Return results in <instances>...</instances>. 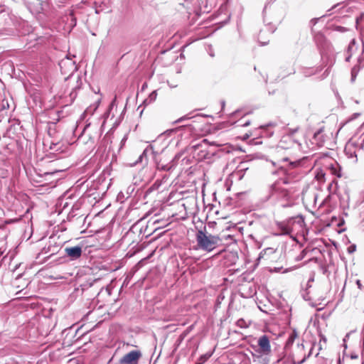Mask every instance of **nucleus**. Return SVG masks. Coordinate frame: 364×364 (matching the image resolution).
<instances>
[{
    "label": "nucleus",
    "mask_w": 364,
    "mask_h": 364,
    "mask_svg": "<svg viewBox=\"0 0 364 364\" xmlns=\"http://www.w3.org/2000/svg\"><path fill=\"white\" fill-rule=\"evenodd\" d=\"M354 43H355V41H353L348 46V51L350 52V50H352L353 46H354Z\"/></svg>",
    "instance_id": "cd10ccee"
},
{
    "label": "nucleus",
    "mask_w": 364,
    "mask_h": 364,
    "mask_svg": "<svg viewBox=\"0 0 364 364\" xmlns=\"http://www.w3.org/2000/svg\"><path fill=\"white\" fill-rule=\"evenodd\" d=\"M288 205H283V204L282 205V206H283V207H286V206H288Z\"/></svg>",
    "instance_id": "ea45409f"
},
{
    "label": "nucleus",
    "mask_w": 364,
    "mask_h": 364,
    "mask_svg": "<svg viewBox=\"0 0 364 364\" xmlns=\"http://www.w3.org/2000/svg\"><path fill=\"white\" fill-rule=\"evenodd\" d=\"M353 2V0H349L347 2L338 3L334 5L331 10L335 12H338L340 14L345 15L348 13H352L356 9V7L351 4Z\"/></svg>",
    "instance_id": "1a4fd4ad"
},
{
    "label": "nucleus",
    "mask_w": 364,
    "mask_h": 364,
    "mask_svg": "<svg viewBox=\"0 0 364 364\" xmlns=\"http://www.w3.org/2000/svg\"><path fill=\"white\" fill-rule=\"evenodd\" d=\"M336 175H337L338 177H341V173H336Z\"/></svg>",
    "instance_id": "4c0bfd02"
},
{
    "label": "nucleus",
    "mask_w": 364,
    "mask_h": 364,
    "mask_svg": "<svg viewBox=\"0 0 364 364\" xmlns=\"http://www.w3.org/2000/svg\"><path fill=\"white\" fill-rule=\"evenodd\" d=\"M277 302H276V303L274 302V311H276V309H277V305H276V304H277Z\"/></svg>",
    "instance_id": "c9c22d12"
},
{
    "label": "nucleus",
    "mask_w": 364,
    "mask_h": 364,
    "mask_svg": "<svg viewBox=\"0 0 364 364\" xmlns=\"http://www.w3.org/2000/svg\"><path fill=\"white\" fill-rule=\"evenodd\" d=\"M258 345L261 351L265 354L261 356L260 363L269 364L270 358L267 355L271 351V346L268 336L266 335L261 336L258 340Z\"/></svg>",
    "instance_id": "423d86ee"
},
{
    "label": "nucleus",
    "mask_w": 364,
    "mask_h": 364,
    "mask_svg": "<svg viewBox=\"0 0 364 364\" xmlns=\"http://www.w3.org/2000/svg\"><path fill=\"white\" fill-rule=\"evenodd\" d=\"M350 58V55H348V57H346V60L349 61Z\"/></svg>",
    "instance_id": "f704fd0d"
},
{
    "label": "nucleus",
    "mask_w": 364,
    "mask_h": 364,
    "mask_svg": "<svg viewBox=\"0 0 364 364\" xmlns=\"http://www.w3.org/2000/svg\"><path fill=\"white\" fill-rule=\"evenodd\" d=\"M305 345L302 343H298L297 346L295 349V355L297 356L302 355V358L299 359L298 358L297 360L294 358V362H296L298 364H301L303 362L305 361L306 359V357H309L310 355V351L309 352L308 355H306V353L304 352Z\"/></svg>",
    "instance_id": "ddd939ff"
},
{
    "label": "nucleus",
    "mask_w": 364,
    "mask_h": 364,
    "mask_svg": "<svg viewBox=\"0 0 364 364\" xmlns=\"http://www.w3.org/2000/svg\"><path fill=\"white\" fill-rule=\"evenodd\" d=\"M222 105H223V107H224L225 106V102H223Z\"/></svg>",
    "instance_id": "37998d69"
},
{
    "label": "nucleus",
    "mask_w": 364,
    "mask_h": 364,
    "mask_svg": "<svg viewBox=\"0 0 364 364\" xmlns=\"http://www.w3.org/2000/svg\"><path fill=\"white\" fill-rule=\"evenodd\" d=\"M276 305L278 312L274 313V321L277 320V325L282 329L277 335L278 337H280L290 325L291 308L284 300L277 301Z\"/></svg>",
    "instance_id": "7ed1b4c3"
},
{
    "label": "nucleus",
    "mask_w": 364,
    "mask_h": 364,
    "mask_svg": "<svg viewBox=\"0 0 364 364\" xmlns=\"http://www.w3.org/2000/svg\"><path fill=\"white\" fill-rule=\"evenodd\" d=\"M141 356L139 350H132L125 354L120 360L119 364H137L138 360Z\"/></svg>",
    "instance_id": "9d476101"
},
{
    "label": "nucleus",
    "mask_w": 364,
    "mask_h": 364,
    "mask_svg": "<svg viewBox=\"0 0 364 364\" xmlns=\"http://www.w3.org/2000/svg\"><path fill=\"white\" fill-rule=\"evenodd\" d=\"M259 42H260L262 46H264V45L268 43V42H263V41H259Z\"/></svg>",
    "instance_id": "473e14b6"
},
{
    "label": "nucleus",
    "mask_w": 364,
    "mask_h": 364,
    "mask_svg": "<svg viewBox=\"0 0 364 364\" xmlns=\"http://www.w3.org/2000/svg\"><path fill=\"white\" fill-rule=\"evenodd\" d=\"M50 174H51V173H48V172L45 173V175H50Z\"/></svg>",
    "instance_id": "58836bf2"
},
{
    "label": "nucleus",
    "mask_w": 364,
    "mask_h": 364,
    "mask_svg": "<svg viewBox=\"0 0 364 364\" xmlns=\"http://www.w3.org/2000/svg\"><path fill=\"white\" fill-rule=\"evenodd\" d=\"M282 269H283V265L278 266V267L274 266V272H280Z\"/></svg>",
    "instance_id": "a878e982"
},
{
    "label": "nucleus",
    "mask_w": 364,
    "mask_h": 364,
    "mask_svg": "<svg viewBox=\"0 0 364 364\" xmlns=\"http://www.w3.org/2000/svg\"><path fill=\"white\" fill-rule=\"evenodd\" d=\"M304 141V137L303 134H300L298 132L297 129L292 130L289 129H285V133L282 136L277 146L274 147V154L277 155V161L287 163L289 161L287 156L280 158V152L284 149H294L304 153H307L310 149H314V147H309L307 143Z\"/></svg>",
    "instance_id": "f257e3e1"
},
{
    "label": "nucleus",
    "mask_w": 364,
    "mask_h": 364,
    "mask_svg": "<svg viewBox=\"0 0 364 364\" xmlns=\"http://www.w3.org/2000/svg\"><path fill=\"white\" fill-rule=\"evenodd\" d=\"M273 0H267L262 9V18L267 25L272 23Z\"/></svg>",
    "instance_id": "9b49d317"
},
{
    "label": "nucleus",
    "mask_w": 364,
    "mask_h": 364,
    "mask_svg": "<svg viewBox=\"0 0 364 364\" xmlns=\"http://www.w3.org/2000/svg\"><path fill=\"white\" fill-rule=\"evenodd\" d=\"M145 86H146V85H144L142 86V89L145 88Z\"/></svg>",
    "instance_id": "79ce46f5"
},
{
    "label": "nucleus",
    "mask_w": 364,
    "mask_h": 364,
    "mask_svg": "<svg viewBox=\"0 0 364 364\" xmlns=\"http://www.w3.org/2000/svg\"><path fill=\"white\" fill-rule=\"evenodd\" d=\"M149 153H151L153 154H155V151L154 150V148L152 146L149 145L143 151V153L139 156L138 160L136 161V164L137 163H143L144 161L145 163L147 162V156Z\"/></svg>",
    "instance_id": "dca6fc26"
},
{
    "label": "nucleus",
    "mask_w": 364,
    "mask_h": 364,
    "mask_svg": "<svg viewBox=\"0 0 364 364\" xmlns=\"http://www.w3.org/2000/svg\"><path fill=\"white\" fill-rule=\"evenodd\" d=\"M273 193V184H269L267 187H265L261 191V200L267 201L270 199Z\"/></svg>",
    "instance_id": "2eb2a0df"
},
{
    "label": "nucleus",
    "mask_w": 364,
    "mask_h": 364,
    "mask_svg": "<svg viewBox=\"0 0 364 364\" xmlns=\"http://www.w3.org/2000/svg\"><path fill=\"white\" fill-rule=\"evenodd\" d=\"M262 34L261 33L260 35H259V38H262Z\"/></svg>",
    "instance_id": "a19ab883"
},
{
    "label": "nucleus",
    "mask_w": 364,
    "mask_h": 364,
    "mask_svg": "<svg viewBox=\"0 0 364 364\" xmlns=\"http://www.w3.org/2000/svg\"><path fill=\"white\" fill-rule=\"evenodd\" d=\"M313 281H314V279H313V278H311V279H310L308 281V283H309V282H313Z\"/></svg>",
    "instance_id": "e433bc0d"
},
{
    "label": "nucleus",
    "mask_w": 364,
    "mask_h": 364,
    "mask_svg": "<svg viewBox=\"0 0 364 364\" xmlns=\"http://www.w3.org/2000/svg\"><path fill=\"white\" fill-rule=\"evenodd\" d=\"M2 107L4 109H9V104L8 101L3 100L2 102Z\"/></svg>",
    "instance_id": "b1692460"
},
{
    "label": "nucleus",
    "mask_w": 364,
    "mask_h": 364,
    "mask_svg": "<svg viewBox=\"0 0 364 364\" xmlns=\"http://www.w3.org/2000/svg\"><path fill=\"white\" fill-rule=\"evenodd\" d=\"M59 66L62 74L67 75L68 77L77 70L75 63L69 58L61 60L59 63Z\"/></svg>",
    "instance_id": "6e6552de"
},
{
    "label": "nucleus",
    "mask_w": 364,
    "mask_h": 364,
    "mask_svg": "<svg viewBox=\"0 0 364 364\" xmlns=\"http://www.w3.org/2000/svg\"><path fill=\"white\" fill-rule=\"evenodd\" d=\"M355 248H356L355 245L350 246L348 248V252H350V253L353 252L354 251H355Z\"/></svg>",
    "instance_id": "bb28decb"
},
{
    "label": "nucleus",
    "mask_w": 364,
    "mask_h": 364,
    "mask_svg": "<svg viewBox=\"0 0 364 364\" xmlns=\"http://www.w3.org/2000/svg\"><path fill=\"white\" fill-rule=\"evenodd\" d=\"M26 4L31 6H33L36 11L40 12L43 10V1L42 0H26Z\"/></svg>",
    "instance_id": "a211bd4d"
},
{
    "label": "nucleus",
    "mask_w": 364,
    "mask_h": 364,
    "mask_svg": "<svg viewBox=\"0 0 364 364\" xmlns=\"http://www.w3.org/2000/svg\"><path fill=\"white\" fill-rule=\"evenodd\" d=\"M296 218L291 217L284 221L276 223V230L274 229V235H287L291 233L296 225Z\"/></svg>",
    "instance_id": "39448f33"
},
{
    "label": "nucleus",
    "mask_w": 364,
    "mask_h": 364,
    "mask_svg": "<svg viewBox=\"0 0 364 364\" xmlns=\"http://www.w3.org/2000/svg\"><path fill=\"white\" fill-rule=\"evenodd\" d=\"M186 119H188V117L187 116H183L182 117L179 118L178 119H177L176 121H175L174 123L177 124V123L181 122L184 121Z\"/></svg>",
    "instance_id": "393cba45"
},
{
    "label": "nucleus",
    "mask_w": 364,
    "mask_h": 364,
    "mask_svg": "<svg viewBox=\"0 0 364 364\" xmlns=\"http://www.w3.org/2000/svg\"><path fill=\"white\" fill-rule=\"evenodd\" d=\"M243 322H244L243 319H240L237 321V325L241 326V324H242Z\"/></svg>",
    "instance_id": "7c9ffc66"
},
{
    "label": "nucleus",
    "mask_w": 364,
    "mask_h": 364,
    "mask_svg": "<svg viewBox=\"0 0 364 364\" xmlns=\"http://www.w3.org/2000/svg\"><path fill=\"white\" fill-rule=\"evenodd\" d=\"M356 284H357L358 289H362V284H361V282L360 280L356 281Z\"/></svg>",
    "instance_id": "c85d7f7f"
},
{
    "label": "nucleus",
    "mask_w": 364,
    "mask_h": 364,
    "mask_svg": "<svg viewBox=\"0 0 364 364\" xmlns=\"http://www.w3.org/2000/svg\"><path fill=\"white\" fill-rule=\"evenodd\" d=\"M289 268H286L283 272H282V273H285V272H289Z\"/></svg>",
    "instance_id": "72a5a7b5"
},
{
    "label": "nucleus",
    "mask_w": 364,
    "mask_h": 364,
    "mask_svg": "<svg viewBox=\"0 0 364 364\" xmlns=\"http://www.w3.org/2000/svg\"><path fill=\"white\" fill-rule=\"evenodd\" d=\"M358 74V70L355 67L353 68L351 70V82H354Z\"/></svg>",
    "instance_id": "5701e85b"
},
{
    "label": "nucleus",
    "mask_w": 364,
    "mask_h": 364,
    "mask_svg": "<svg viewBox=\"0 0 364 364\" xmlns=\"http://www.w3.org/2000/svg\"><path fill=\"white\" fill-rule=\"evenodd\" d=\"M203 141L205 143L207 141V139H204Z\"/></svg>",
    "instance_id": "c03bdc74"
},
{
    "label": "nucleus",
    "mask_w": 364,
    "mask_h": 364,
    "mask_svg": "<svg viewBox=\"0 0 364 364\" xmlns=\"http://www.w3.org/2000/svg\"><path fill=\"white\" fill-rule=\"evenodd\" d=\"M243 322H244L243 319H240L237 321V325L241 326V324H242Z\"/></svg>",
    "instance_id": "2f4dec72"
},
{
    "label": "nucleus",
    "mask_w": 364,
    "mask_h": 364,
    "mask_svg": "<svg viewBox=\"0 0 364 364\" xmlns=\"http://www.w3.org/2000/svg\"><path fill=\"white\" fill-rule=\"evenodd\" d=\"M273 252L272 248H267L260 252L259 259L264 257V255H271Z\"/></svg>",
    "instance_id": "4be33fe9"
},
{
    "label": "nucleus",
    "mask_w": 364,
    "mask_h": 364,
    "mask_svg": "<svg viewBox=\"0 0 364 364\" xmlns=\"http://www.w3.org/2000/svg\"><path fill=\"white\" fill-rule=\"evenodd\" d=\"M298 164V161H289L284 165H277L274 162V192L281 189L279 186L280 184L287 185L290 183L291 178L289 173V168L295 167ZM282 196L289 199V192L287 188H282Z\"/></svg>",
    "instance_id": "f03ea898"
},
{
    "label": "nucleus",
    "mask_w": 364,
    "mask_h": 364,
    "mask_svg": "<svg viewBox=\"0 0 364 364\" xmlns=\"http://www.w3.org/2000/svg\"><path fill=\"white\" fill-rule=\"evenodd\" d=\"M211 355L212 353H205L202 355L196 364H203L211 356Z\"/></svg>",
    "instance_id": "412c9836"
},
{
    "label": "nucleus",
    "mask_w": 364,
    "mask_h": 364,
    "mask_svg": "<svg viewBox=\"0 0 364 364\" xmlns=\"http://www.w3.org/2000/svg\"><path fill=\"white\" fill-rule=\"evenodd\" d=\"M323 129H319L316 132L314 133L313 136L314 141L311 143L312 144L314 143L316 144V145L318 147H321L323 146L324 143V136L322 134Z\"/></svg>",
    "instance_id": "4468645a"
},
{
    "label": "nucleus",
    "mask_w": 364,
    "mask_h": 364,
    "mask_svg": "<svg viewBox=\"0 0 364 364\" xmlns=\"http://www.w3.org/2000/svg\"><path fill=\"white\" fill-rule=\"evenodd\" d=\"M180 157V154H177L175 156L174 159L172 160V161L170 164L163 165V164H157V168L159 170L165 171H170L173 168H174L176 164L175 161L178 159Z\"/></svg>",
    "instance_id": "f3484780"
},
{
    "label": "nucleus",
    "mask_w": 364,
    "mask_h": 364,
    "mask_svg": "<svg viewBox=\"0 0 364 364\" xmlns=\"http://www.w3.org/2000/svg\"><path fill=\"white\" fill-rule=\"evenodd\" d=\"M297 336L298 335L295 329L293 330L291 333L289 335L288 340L285 343V348H289L290 346H291Z\"/></svg>",
    "instance_id": "6ab92c4d"
},
{
    "label": "nucleus",
    "mask_w": 364,
    "mask_h": 364,
    "mask_svg": "<svg viewBox=\"0 0 364 364\" xmlns=\"http://www.w3.org/2000/svg\"><path fill=\"white\" fill-rule=\"evenodd\" d=\"M250 124V121L245 122L244 124H242V127H247Z\"/></svg>",
    "instance_id": "c756f323"
},
{
    "label": "nucleus",
    "mask_w": 364,
    "mask_h": 364,
    "mask_svg": "<svg viewBox=\"0 0 364 364\" xmlns=\"http://www.w3.org/2000/svg\"><path fill=\"white\" fill-rule=\"evenodd\" d=\"M65 254L71 260H75L80 258L82 255V247L80 246L66 247L64 249Z\"/></svg>",
    "instance_id": "f8f14e48"
},
{
    "label": "nucleus",
    "mask_w": 364,
    "mask_h": 364,
    "mask_svg": "<svg viewBox=\"0 0 364 364\" xmlns=\"http://www.w3.org/2000/svg\"><path fill=\"white\" fill-rule=\"evenodd\" d=\"M321 60L322 65L324 67H327L326 70L322 75V79L326 78L330 73L331 68L334 65L336 62L335 55L331 51L322 50L321 53Z\"/></svg>",
    "instance_id": "0eeeda50"
},
{
    "label": "nucleus",
    "mask_w": 364,
    "mask_h": 364,
    "mask_svg": "<svg viewBox=\"0 0 364 364\" xmlns=\"http://www.w3.org/2000/svg\"><path fill=\"white\" fill-rule=\"evenodd\" d=\"M157 97L156 91H153L150 93L148 98L144 100V103H151L152 102L155 101Z\"/></svg>",
    "instance_id": "aec40b11"
},
{
    "label": "nucleus",
    "mask_w": 364,
    "mask_h": 364,
    "mask_svg": "<svg viewBox=\"0 0 364 364\" xmlns=\"http://www.w3.org/2000/svg\"><path fill=\"white\" fill-rule=\"evenodd\" d=\"M196 241L200 249L210 252L217 247L220 239L218 236L208 235L203 230H200L196 235Z\"/></svg>",
    "instance_id": "20e7f679"
}]
</instances>
